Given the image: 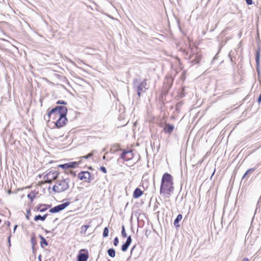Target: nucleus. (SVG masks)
I'll return each mask as SVG.
<instances>
[{
	"mask_svg": "<svg viewBox=\"0 0 261 261\" xmlns=\"http://www.w3.org/2000/svg\"><path fill=\"white\" fill-rule=\"evenodd\" d=\"M67 108L65 106H57L48 111V121L54 123L56 127L60 128L64 126L67 122L66 114Z\"/></svg>",
	"mask_w": 261,
	"mask_h": 261,
	"instance_id": "nucleus-1",
	"label": "nucleus"
},
{
	"mask_svg": "<svg viewBox=\"0 0 261 261\" xmlns=\"http://www.w3.org/2000/svg\"><path fill=\"white\" fill-rule=\"evenodd\" d=\"M173 178L172 176L166 172L163 174L161 179L160 190L161 196L164 199L169 198L174 189Z\"/></svg>",
	"mask_w": 261,
	"mask_h": 261,
	"instance_id": "nucleus-2",
	"label": "nucleus"
},
{
	"mask_svg": "<svg viewBox=\"0 0 261 261\" xmlns=\"http://www.w3.org/2000/svg\"><path fill=\"white\" fill-rule=\"evenodd\" d=\"M59 174V171L54 169H50L40 174L39 177L44 180L43 183L50 184L53 180L58 178Z\"/></svg>",
	"mask_w": 261,
	"mask_h": 261,
	"instance_id": "nucleus-3",
	"label": "nucleus"
},
{
	"mask_svg": "<svg viewBox=\"0 0 261 261\" xmlns=\"http://www.w3.org/2000/svg\"><path fill=\"white\" fill-rule=\"evenodd\" d=\"M69 181L67 179L58 180L54 185L53 190L57 193H60L67 190L69 188Z\"/></svg>",
	"mask_w": 261,
	"mask_h": 261,
	"instance_id": "nucleus-4",
	"label": "nucleus"
},
{
	"mask_svg": "<svg viewBox=\"0 0 261 261\" xmlns=\"http://www.w3.org/2000/svg\"><path fill=\"white\" fill-rule=\"evenodd\" d=\"M202 57L201 50L197 47H195L191 49L189 59L193 64L199 63Z\"/></svg>",
	"mask_w": 261,
	"mask_h": 261,
	"instance_id": "nucleus-5",
	"label": "nucleus"
},
{
	"mask_svg": "<svg viewBox=\"0 0 261 261\" xmlns=\"http://www.w3.org/2000/svg\"><path fill=\"white\" fill-rule=\"evenodd\" d=\"M78 178L84 182H90L93 179V175L88 171H81L77 174Z\"/></svg>",
	"mask_w": 261,
	"mask_h": 261,
	"instance_id": "nucleus-6",
	"label": "nucleus"
},
{
	"mask_svg": "<svg viewBox=\"0 0 261 261\" xmlns=\"http://www.w3.org/2000/svg\"><path fill=\"white\" fill-rule=\"evenodd\" d=\"M89 254L87 250L81 249L77 256V261H87Z\"/></svg>",
	"mask_w": 261,
	"mask_h": 261,
	"instance_id": "nucleus-7",
	"label": "nucleus"
},
{
	"mask_svg": "<svg viewBox=\"0 0 261 261\" xmlns=\"http://www.w3.org/2000/svg\"><path fill=\"white\" fill-rule=\"evenodd\" d=\"M70 203L67 202L61 204L56 206L49 210V212L51 213H58L64 209H65L67 206L69 205Z\"/></svg>",
	"mask_w": 261,
	"mask_h": 261,
	"instance_id": "nucleus-8",
	"label": "nucleus"
},
{
	"mask_svg": "<svg viewBox=\"0 0 261 261\" xmlns=\"http://www.w3.org/2000/svg\"><path fill=\"white\" fill-rule=\"evenodd\" d=\"M79 165V163L76 162H72L64 164H60L58 165V167L64 170H67L70 168H74Z\"/></svg>",
	"mask_w": 261,
	"mask_h": 261,
	"instance_id": "nucleus-9",
	"label": "nucleus"
},
{
	"mask_svg": "<svg viewBox=\"0 0 261 261\" xmlns=\"http://www.w3.org/2000/svg\"><path fill=\"white\" fill-rule=\"evenodd\" d=\"M133 157L134 155L132 150H124L121 155V158L126 161L130 160Z\"/></svg>",
	"mask_w": 261,
	"mask_h": 261,
	"instance_id": "nucleus-10",
	"label": "nucleus"
},
{
	"mask_svg": "<svg viewBox=\"0 0 261 261\" xmlns=\"http://www.w3.org/2000/svg\"><path fill=\"white\" fill-rule=\"evenodd\" d=\"M147 86V80H144L143 81L141 82L139 86L137 87V94L139 97H140L141 92H144L146 89Z\"/></svg>",
	"mask_w": 261,
	"mask_h": 261,
	"instance_id": "nucleus-11",
	"label": "nucleus"
},
{
	"mask_svg": "<svg viewBox=\"0 0 261 261\" xmlns=\"http://www.w3.org/2000/svg\"><path fill=\"white\" fill-rule=\"evenodd\" d=\"M174 128V125H173L172 124H169V123H168V124L166 123L165 124V127L163 129V130L165 133H168L169 134H170L173 131Z\"/></svg>",
	"mask_w": 261,
	"mask_h": 261,
	"instance_id": "nucleus-12",
	"label": "nucleus"
},
{
	"mask_svg": "<svg viewBox=\"0 0 261 261\" xmlns=\"http://www.w3.org/2000/svg\"><path fill=\"white\" fill-rule=\"evenodd\" d=\"M50 207V205L47 204H39L36 206V210L38 212H43Z\"/></svg>",
	"mask_w": 261,
	"mask_h": 261,
	"instance_id": "nucleus-13",
	"label": "nucleus"
},
{
	"mask_svg": "<svg viewBox=\"0 0 261 261\" xmlns=\"http://www.w3.org/2000/svg\"><path fill=\"white\" fill-rule=\"evenodd\" d=\"M143 194V191H142L140 189L137 188H136L133 193V198L135 199H137L141 197Z\"/></svg>",
	"mask_w": 261,
	"mask_h": 261,
	"instance_id": "nucleus-14",
	"label": "nucleus"
},
{
	"mask_svg": "<svg viewBox=\"0 0 261 261\" xmlns=\"http://www.w3.org/2000/svg\"><path fill=\"white\" fill-rule=\"evenodd\" d=\"M38 192L36 191H31L28 195V197L30 200L31 202H32L34 199L36 198L38 194Z\"/></svg>",
	"mask_w": 261,
	"mask_h": 261,
	"instance_id": "nucleus-15",
	"label": "nucleus"
},
{
	"mask_svg": "<svg viewBox=\"0 0 261 261\" xmlns=\"http://www.w3.org/2000/svg\"><path fill=\"white\" fill-rule=\"evenodd\" d=\"M259 60H260V51H259V50H258L256 51V56H255V61H256L257 67H258V66L259 65ZM257 71H258V73L259 74V71L258 68H257Z\"/></svg>",
	"mask_w": 261,
	"mask_h": 261,
	"instance_id": "nucleus-16",
	"label": "nucleus"
},
{
	"mask_svg": "<svg viewBox=\"0 0 261 261\" xmlns=\"http://www.w3.org/2000/svg\"><path fill=\"white\" fill-rule=\"evenodd\" d=\"M48 214H46L45 215H44L43 216H41V215H37V216H36L35 217H34V220L35 221H38V220H41L42 221H44L45 220V219L46 218Z\"/></svg>",
	"mask_w": 261,
	"mask_h": 261,
	"instance_id": "nucleus-17",
	"label": "nucleus"
},
{
	"mask_svg": "<svg viewBox=\"0 0 261 261\" xmlns=\"http://www.w3.org/2000/svg\"><path fill=\"white\" fill-rule=\"evenodd\" d=\"M182 218V216L181 214L177 215L176 218L174 221V224L175 227H177L179 226V222L181 221Z\"/></svg>",
	"mask_w": 261,
	"mask_h": 261,
	"instance_id": "nucleus-18",
	"label": "nucleus"
},
{
	"mask_svg": "<svg viewBox=\"0 0 261 261\" xmlns=\"http://www.w3.org/2000/svg\"><path fill=\"white\" fill-rule=\"evenodd\" d=\"M95 152V150H92L91 152H90L88 154H87L86 155H84V156H81L80 158V160L82 161L83 159H88L89 158H90L92 157L93 156V155H94Z\"/></svg>",
	"mask_w": 261,
	"mask_h": 261,
	"instance_id": "nucleus-19",
	"label": "nucleus"
},
{
	"mask_svg": "<svg viewBox=\"0 0 261 261\" xmlns=\"http://www.w3.org/2000/svg\"><path fill=\"white\" fill-rule=\"evenodd\" d=\"M40 238L41 239L40 245L42 248H44L45 246L48 245V243L45 238L42 236H40Z\"/></svg>",
	"mask_w": 261,
	"mask_h": 261,
	"instance_id": "nucleus-20",
	"label": "nucleus"
},
{
	"mask_svg": "<svg viewBox=\"0 0 261 261\" xmlns=\"http://www.w3.org/2000/svg\"><path fill=\"white\" fill-rule=\"evenodd\" d=\"M109 255L112 257L115 256V251L113 248H110L108 250Z\"/></svg>",
	"mask_w": 261,
	"mask_h": 261,
	"instance_id": "nucleus-21",
	"label": "nucleus"
},
{
	"mask_svg": "<svg viewBox=\"0 0 261 261\" xmlns=\"http://www.w3.org/2000/svg\"><path fill=\"white\" fill-rule=\"evenodd\" d=\"M130 244H129L128 243H125L122 246V247H121V250L122 251H126L128 247V246H129Z\"/></svg>",
	"mask_w": 261,
	"mask_h": 261,
	"instance_id": "nucleus-22",
	"label": "nucleus"
},
{
	"mask_svg": "<svg viewBox=\"0 0 261 261\" xmlns=\"http://www.w3.org/2000/svg\"><path fill=\"white\" fill-rule=\"evenodd\" d=\"M89 227V225H83L81 227V232L85 233L87 229Z\"/></svg>",
	"mask_w": 261,
	"mask_h": 261,
	"instance_id": "nucleus-23",
	"label": "nucleus"
},
{
	"mask_svg": "<svg viewBox=\"0 0 261 261\" xmlns=\"http://www.w3.org/2000/svg\"><path fill=\"white\" fill-rule=\"evenodd\" d=\"M109 232V230L108 228L105 227L104 228L103 232V237L105 238L107 237L108 236Z\"/></svg>",
	"mask_w": 261,
	"mask_h": 261,
	"instance_id": "nucleus-24",
	"label": "nucleus"
},
{
	"mask_svg": "<svg viewBox=\"0 0 261 261\" xmlns=\"http://www.w3.org/2000/svg\"><path fill=\"white\" fill-rule=\"evenodd\" d=\"M31 208H29L27 210V214L25 215V217H26V218L27 220L30 219V216H31Z\"/></svg>",
	"mask_w": 261,
	"mask_h": 261,
	"instance_id": "nucleus-25",
	"label": "nucleus"
},
{
	"mask_svg": "<svg viewBox=\"0 0 261 261\" xmlns=\"http://www.w3.org/2000/svg\"><path fill=\"white\" fill-rule=\"evenodd\" d=\"M255 170V168H250V169H249L248 170H247V171L246 172V173H245L243 177H244L245 176H246L247 174H250L252 172H253Z\"/></svg>",
	"mask_w": 261,
	"mask_h": 261,
	"instance_id": "nucleus-26",
	"label": "nucleus"
},
{
	"mask_svg": "<svg viewBox=\"0 0 261 261\" xmlns=\"http://www.w3.org/2000/svg\"><path fill=\"white\" fill-rule=\"evenodd\" d=\"M121 234L123 238L126 237L127 235H126V233L125 232V228H124V226H122V227Z\"/></svg>",
	"mask_w": 261,
	"mask_h": 261,
	"instance_id": "nucleus-27",
	"label": "nucleus"
},
{
	"mask_svg": "<svg viewBox=\"0 0 261 261\" xmlns=\"http://www.w3.org/2000/svg\"><path fill=\"white\" fill-rule=\"evenodd\" d=\"M118 243H119V240L117 237H116L114 240V246H117L118 245Z\"/></svg>",
	"mask_w": 261,
	"mask_h": 261,
	"instance_id": "nucleus-28",
	"label": "nucleus"
},
{
	"mask_svg": "<svg viewBox=\"0 0 261 261\" xmlns=\"http://www.w3.org/2000/svg\"><path fill=\"white\" fill-rule=\"evenodd\" d=\"M57 104L66 105L67 102L63 100H59L57 102Z\"/></svg>",
	"mask_w": 261,
	"mask_h": 261,
	"instance_id": "nucleus-29",
	"label": "nucleus"
},
{
	"mask_svg": "<svg viewBox=\"0 0 261 261\" xmlns=\"http://www.w3.org/2000/svg\"><path fill=\"white\" fill-rule=\"evenodd\" d=\"M131 242H132V238H131V236H129L127 237L126 243H127L129 244H130Z\"/></svg>",
	"mask_w": 261,
	"mask_h": 261,
	"instance_id": "nucleus-30",
	"label": "nucleus"
},
{
	"mask_svg": "<svg viewBox=\"0 0 261 261\" xmlns=\"http://www.w3.org/2000/svg\"><path fill=\"white\" fill-rule=\"evenodd\" d=\"M100 170L103 173H107V169L105 167L101 166L100 168Z\"/></svg>",
	"mask_w": 261,
	"mask_h": 261,
	"instance_id": "nucleus-31",
	"label": "nucleus"
},
{
	"mask_svg": "<svg viewBox=\"0 0 261 261\" xmlns=\"http://www.w3.org/2000/svg\"><path fill=\"white\" fill-rule=\"evenodd\" d=\"M245 1L248 5H251L253 4L252 0H245Z\"/></svg>",
	"mask_w": 261,
	"mask_h": 261,
	"instance_id": "nucleus-32",
	"label": "nucleus"
},
{
	"mask_svg": "<svg viewBox=\"0 0 261 261\" xmlns=\"http://www.w3.org/2000/svg\"><path fill=\"white\" fill-rule=\"evenodd\" d=\"M31 241L33 244H35L36 243V239L35 236H33L31 238Z\"/></svg>",
	"mask_w": 261,
	"mask_h": 261,
	"instance_id": "nucleus-33",
	"label": "nucleus"
},
{
	"mask_svg": "<svg viewBox=\"0 0 261 261\" xmlns=\"http://www.w3.org/2000/svg\"><path fill=\"white\" fill-rule=\"evenodd\" d=\"M257 101L259 103L261 102V94L259 96Z\"/></svg>",
	"mask_w": 261,
	"mask_h": 261,
	"instance_id": "nucleus-34",
	"label": "nucleus"
},
{
	"mask_svg": "<svg viewBox=\"0 0 261 261\" xmlns=\"http://www.w3.org/2000/svg\"><path fill=\"white\" fill-rule=\"evenodd\" d=\"M242 261H249V259H248V258H246H246H244L242 260Z\"/></svg>",
	"mask_w": 261,
	"mask_h": 261,
	"instance_id": "nucleus-35",
	"label": "nucleus"
},
{
	"mask_svg": "<svg viewBox=\"0 0 261 261\" xmlns=\"http://www.w3.org/2000/svg\"><path fill=\"white\" fill-rule=\"evenodd\" d=\"M1 222H2V220L0 219V223H1Z\"/></svg>",
	"mask_w": 261,
	"mask_h": 261,
	"instance_id": "nucleus-36",
	"label": "nucleus"
}]
</instances>
